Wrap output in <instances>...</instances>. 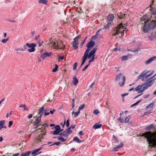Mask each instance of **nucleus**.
Returning <instances> with one entry per match:
<instances>
[{"label": "nucleus", "mask_w": 156, "mask_h": 156, "mask_svg": "<svg viewBox=\"0 0 156 156\" xmlns=\"http://www.w3.org/2000/svg\"><path fill=\"white\" fill-rule=\"evenodd\" d=\"M148 73V71L146 72L144 71L139 76H137V80L141 79L142 81H146V83L142 85L138 86L134 89V91H137L138 93H142L145 89L151 85L152 84V81L155 79H153L156 75L152 77L148 78L152 75L153 72H152L149 74Z\"/></svg>", "instance_id": "f257e3e1"}, {"label": "nucleus", "mask_w": 156, "mask_h": 156, "mask_svg": "<svg viewBox=\"0 0 156 156\" xmlns=\"http://www.w3.org/2000/svg\"><path fill=\"white\" fill-rule=\"evenodd\" d=\"M154 17L152 16L151 18L150 16L146 14L144 15L140 19L141 23L143 25L142 29L143 31L146 33L148 32L150 29H152L156 27V21L152 18Z\"/></svg>", "instance_id": "f03ea898"}, {"label": "nucleus", "mask_w": 156, "mask_h": 156, "mask_svg": "<svg viewBox=\"0 0 156 156\" xmlns=\"http://www.w3.org/2000/svg\"><path fill=\"white\" fill-rule=\"evenodd\" d=\"M140 136H144L147 139L149 146L151 148L156 147V131L153 133L150 131L147 132L142 133Z\"/></svg>", "instance_id": "7ed1b4c3"}, {"label": "nucleus", "mask_w": 156, "mask_h": 156, "mask_svg": "<svg viewBox=\"0 0 156 156\" xmlns=\"http://www.w3.org/2000/svg\"><path fill=\"white\" fill-rule=\"evenodd\" d=\"M127 23L123 24L121 23L117 26V27H115L112 30V36H115L117 34H119L120 33L121 36L124 35L125 32L126 31V27L127 26Z\"/></svg>", "instance_id": "20e7f679"}, {"label": "nucleus", "mask_w": 156, "mask_h": 156, "mask_svg": "<svg viewBox=\"0 0 156 156\" xmlns=\"http://www.w3.org/2000/svg\"><path fill=\"white\" fill-rule=\"evenodd\" d=\"M48 45L53 48H54L63 50L64 46L60 40L55 41L50 40Z\"/></svg>", "instance_id": "39448f33"}, {"label": "nucleus", "mask_w": 156, "mask_h": 156, "mask_svg": "<svg viewBox=\"0 0 156 156\" xmlns=\"http://www.w3.org/2000/svg\"><path fill=\"white\" fill-rule=\"evenodd\" d=\"M125 80V77L124 76H122V75L121 73L117 75L115 78V81L119 82V84L121 87L124 86Z\"/></svg>", "instance_id": "423d86ee"}, {"label": "nucleus", "mask_w": 156, "mask_h": 156, "mask_svg": "<svg viewBox=\"0 0 156 156\" xmlns=\"http://www.w3.org/2000/svg\"><path fill=\"white\" fill-rule=\"evenodd\" d=\"M151 5H150V7L147 8L146 10L149 11V13L150 14V17H152V16H154L156 14V8H153L151 6Z\"/></svg>", "instance_id": "0eeeda50"}, {"label": "nucleus", "mask_w": 156, "mask_h": 156, "mask_svg": "<svg viewBox=\"0 0 156 156\" xmlns=\"http://www.w3.org/2000/svg\"><path fill=\"white\" fill-rule=\"evenodd\" d=\"M26 45L29 48H30L27 49V51L28 52H32L35 51V48L36 47L37 45L36 44L34 43L29 44L28 43H27L26 44Z\"/></svg>", "instance_id": "6e6552de"}, {"label": "nucleus", "mask_w": 156, "mask_h": 156, "mask_svg": "<svg viewBox=\"0 0 156 156\" xmlns=\"http://www.w3.org/2000/svg\"><path fill=\"white\" fill-rule=\"evenodd\" d=\"M89 53V50L88 49L86 50L81 60H82V62L80 66V67L84 64L86 59L87 58V55Z\"/></svg>", "instance_id": "1a4fd4ad"}, {"label": "nucleus", "mask_w": 156, "mask_h": 156, "mask_svg": "<svg viewBox=\"0 0 156 156\" xmlns=\"http://www.w3.org/2000/svg\"><path fill=\"white\" fill-rule=\"evenodd\" d=\"M97 50V48H94L90 52L89 54L87 55V58H90L91 57H95V53Z\"/></svg>", "instance_id": "9d476101"}, {"label": "nucleus", "mask_w": 156, "mask_h": 156, "mask_svg": "<svg viewBox=\"0 0 156 156\" xmlns=\"http://www.w3.org/2000/svg\"><path fill=\"white\" fill-rule=\"evenodd\" d=\"M55 130L53 132V134L55 135H58L60 132L62 131V130H60V127L59 126L57 125L55 127Z\"/></svg>", "instance_id": "9b49d317"}, {"label": "nucleus", "mask_w": 156, "mask_h": 156, "mask_svg": "<svg viewBox=\"0 0 156 156\" xmlns=\"http://www.w3.org/2000/svg\"><path fill=\"white\" fill-rule=\"evenodd\" d=\"M45 135V133H41L40 134L37 138L36 140V143H39L41 142L42 140L43 139V136L44 135Z\"/></svg>", "instance_id": "f8f14e48"}, {"label": "nucleus", "mask_w": 156, "mask_h": 156, "mask_svg": "<svg viewBox=\"0 0 156 156\" xmlns=\"http://www.w3.org/2000/svg\"><path fill=\"white\" fill-rule=\"evenodd\" d=\"M154 105V103H152L150 104L149 105L147 106L146 107L147 112V113H149L151 112V111H152L153 106Z\"/></svg>", "instance_id": "ddd939ff"}, {"label": "nucleus", "mask_w": 156, "mask_h": 156, "mask_svg": "<svg viewBox=\"0 0 156 156\" xmlns=\"http://www.w3.org/2000/svg\"><path fill=\"white\" fill-rule=\"evenodd\" d=\"M52 55L51 52H46L41 55V57L43 59H44L46 57L51 56Z\"/></svg>", "instance_id": "4468645a"}, {"label": "nucleus", "mask_w": 156, "mask_h": 156, "mask_svg": "<svg viewBox=\"0 0 156 156\" xmlns=\"http://www.w3.org/2000/svg\"><path fill=\"white\" fill-rule=\"evenodd\" d=\"M156 59V56L152 57L145 62V64L147 65L150 64L152 62L155 60Z\"/></svg>", "instance_id": "2eb2a0df"}, {"label": "nucleus", "mask_w": 156, "mask_h": 156, "mask_svg": "<svg viewBox=\"0 0 156 156\" xmlns=\"http://www.w3.org/2000/svg\"><path fill=\"white\" fill-rule=\"evenodd\" d=\"M94 42L93 41H91L89 42L87 44V49L86 50L88 49L89 51L90 50V48L92 47L94 45Z\"/></svg>", "instance_id": "dca6fc26"}, {"label": "nucleus", "mask_w": 156, "mask_h": 156, "mask_svg": "<svg viewBox=\"0 0 156 156\" xmlns=\"http://www.w3.org/2000/svg\"><path fill=\"white\" fill-rule=\"evenodd\" d=\"M117 15L118 17L120 19L122 18H124V17L126 18L127 16V15L126 14H124L121 12L118 13Z\"/></svg>", "instance_id": "f3484780"}, {"label": "nucleus", "mask_w": 156, "mask_h": 156, "mask_svg": "<svg viewBox=\"0 0 156 156\" xmlns=\"http://www.w3.org/2000/svg\"><path fill=\"white\" fill-rule=\"evenodd\" d=\"M41 115H39L37 119L35 121L34 123V124L35 125H41L40 123L41 122Z\"/></svg>", "instance_id": "a211bd4d"}, {"label": "nucleus", "mask_w": 156, "mask_h": 156, "mask_svg": "<svg viewBox=\"0 0 156 156\" xmlns=\"http://www.w3.org/2000/svg\"><path fill=\"white\" fill-rule=\"evenodd\" d=\"M41 148H39L33 151L31 153V154L32 155H34L35 156L36 155H37L40 154L41 153V152H39L38 153H37L41 149Z\"/></svg>", "instance_id": "6ab92c4d"}, {"label": "nucleus", "mask_w": 156, "mask_h": 156, "mask_svg": "<svg viewBox=\"0 0 156 156\" xmlns=\"http://www.w3.org/2000/svg\"><path fill=\"white\" fill-rule=\"evenodd\" d=\"M114 19V16L112 14H109L107 17L108 20L110 21L109 22H112Z\"/></svg>", "instance_id": "aec40b11"}, {"label": "nucleus", "mask_w": 156, "mask_h": 156, "mask_svg": "<svg viewBox=\"0 0 156 156\" xmlns=\"http://www.w3.org/2000/svg\"><path fill=\"white\" fill-rule=\"evenodd\" d=\"M155 126L153 124H151L150 125L147 126L146 128L145 129L147 130H151V129H153L154 128H155Z\"/></svg>", "instance_id": "412c9836"}, {"label": "nucleus", "mask_w": 156, "mask_h": 156, "mask_svg": "<svg viewBox=\"0 0 156 156\" xmlns=\"http://www.w3.org/2000/svg\"><path fill=\"white\" fill-rule=\"evenodd\" d=\"M123 146V144L122 143H121L119 145L117 146L116 147H114L113 149V151H118V149L121 148Z\"/></svg>", "instance_id": "4be33fe9"}, {"label": "nucleus", "mask_w": 156, "mask_h": 156, "mask_svg": "<svg viewBox=\"0 0 156 156\" xmlns=\"http://www.w3.org/2000/svg\"><path fill=\"white\" fill-rule=\"evenodd\" d=\"M44 108L43 106H42L38 110V114L40 115H41V117L44 113Z\"/></svg>", "instance_id": "5701e85b"}, {"label": "nucleus", "mask_w": 156, "mask_h": 156, "mask_svg": "<svg viewBox=\"0 0 156 156\" xmlns=\"http://www.w3.org/2000/svg\"><path fill=\"white\" fill-rule=\"evenodd\" d=\"M156 37V31L152 32L151 34V35L149 37L150 40H152L153 38Z\"/></svg>", "instance_id": "b1692460"}, {"label": "nucleus", "mask_w": 156, "mask_h": 156, "mask_svg": "<svg viewBox=\"0 0 156 156\" xmlns=\"http://www.w3.org/2000/svg\"><path fill=\"white\" fill-rule=\"evenodd\" d=\"M111 22H108L106 25L104 26L103 29V30H106L109 28V27L111 26Z\"/></svg>", "instance_id": "393cba45"}, {"label": "nucleus", "mask_w": 156, "mask_h": 156, "mask_svg": "<svg viewBox=\"0 0 156 156\" xmlns=\"http://www.w3.org/2000/svg\"><path fill=\"white\" fill-rule=\"evenodd\" d=\"M60 135L64 137H67L68 136V135L67 134V133L66 132V131H65L63 132H61L60 134Z\"/></svg>", "instance_id": "a878e982"}, {"label": "nucleus", "mask_w": 156, "mask_h": 156, "mask_svg": "<svg viewBox=\"0 0 156 156\" xmlns=\"http://www.w3.org/2000/svg\"><path fill=\"white\" fill-rule=\"evenodd\" d=\"M101 125L98 123L95 124L93 126V127L94 129H97L101 128Z\"/></svg>", "instance_id": "bb28decb"}, {"label": "nucleus", "mask_w": 156, "mask_h": 156, "mask_svg": "<svg viewBox=\"0 0 156 156\" xmlns=\"http://www.w3.org/2000/svg\"><path fill=\"white\" fill-rule=\"evenodd\" d=\"M58 140L61 141L62 142H65L66 140V139H65L62 136H58L57 137Z\"/></svg>", "instance_id": "cd10ccee"}, {"label": "nucleus", "mask_w": 156, "mask_h": 156, "mask_svg": "<svg viewBox=\"0 0 156 156\" xmlns=\"http://www.w3.org/2000/svg\"><path fill=\"white\" fill-rule=\"evenodd\" d=\"M5 124V121L4 120H2L0 121V130H1L3 128H5V127L3 126V125Z\"/></svg>", "instance_id": "c85d7f7f"}, {"label": "nucleus", "mask_w": 156, "mask_h": 156, "mask_svg": "<svg viewBox=\"0 0 156 156\" xmlns=\"http://www.w3.org/2000/svg\"><path fill=\"white\" fill-rule=\"evenodd\" d=\"M78 43L76 41H73V47L74 48L76 49H77L78 48Z\"/></svg>", "instance_id": "c756f323"}, {"label": "nucleus", "mask_w": 156, "mask_h": 156, "mask_svg": "<svg viewBox=\"0 0 156 156\" xmlns=\"http://www.w3.org/2000/svg\"><path fill=\"white\" fill-rule=\"evenodd\" d=\"M78 82V80L76 77H74L73 82V84L74 85H76L77 84Z\"/></svg>", "instance_id": "7c9ffc66"}, {"label": "nucleus", "mask_w": 156, "mask_h": 156, "mask_svg": "<svg viewBox=\"0 0 156 156\" xmlns=\"http://www.w3.org/2000/svg\"><path fill=\"white\" fill-rule=\"evenodd\" d=\"M31 151H28L25 153H22L21 154V156H29L30 154Z\"/></svg>", "instance_id": "2f4dec72"}, {"label": "nucleus", "mask_w": 156, "mask_h": 156, "mask_svg": "<svg viewBox=\"0 0 156 156\" xmlns=\"http://www.w3.org/2000/svg\"><path fill=\"white\" fill-rule=\"evenodd\" d=\"M38 2L40 3H43L45 5H47V0H39Z\"/></svg>", "instance_id": "473e14b6"}, {"label": "nucleus", "mask_w": 156, "mask_h": 156, "mask_svg": "<svg viewBox=\"0 0 156 156\" xmlns=\"http://www.w3.org/2000/svg\"><path fill=\"white\" fill-rule=\"evenodd\" d=\"M25 50V49H23L22 48H16L15 49V50L18 52L20 51H23Z\"/></svg>", "instance_id": "72a5a7b5"}, {"label": "nucleus", "mask_w": 156, "mask_h": 156, "mask_svg": "<svg viewBox=\"0 0 156 156\" xmlns=\"http://www.w3.org/2000/svg\"><path fill=\"white\" fill-rule=\"evenodd\" d=\"M9 37H7L6 39H3L2 40L1 42L2 43H5L7 42L9 40Z\"/></svg>", "instance_id": "f704fd0d"}, {"label": "nucleus", "mask_w": 156, "mask_h": 156, "mask_svg": "<svg viewBox=\"0 0 156 156\" xmlns=\"http://www.w3.org/2000/svg\"><path fill=\"white\" fill-rule=\"evenodd\" d=\"M142 100V99H140V100H138V101H137L136 103H134L132 105H131V107H133V106L136 105H137L139 103H140Z\"/></svg>", "instance_id": "c9c22d12"}, {"label": "nucleus", "mask_w": 156, "mask_h": 156, "mask_svg": "<svg viewBox=\"0 0 156 156\" xmlns=\"http://www.w3.org/2000/svg\"><path fill=\"white\" fill-rule=\"evenodd\" d=\"M73 140L74 141H76L77 143H81L82 142V141H80L79 139L76 136H75L74 137V138L73 139Z\"/></svg>", "instance_id": "e433bc0d"}, {"label": "nucleus", "mask_w": 156, "mask_h": 156, "mask_svg": "<svg viewBox=\"0 0 156 156\" xmlns=\"http://www.w3.org/2000/svg\"><path fill=\"white\" fill-rule=\"evenodd\" d=\"M128 56L124 55L121 57V60L122 61L126 60L128 59Z\"/></svg>", "instance_id": "4c0bfd02"}, {"label": "nucleus", "mask_w": 156, "mask_h": 156, "mask_svg": "<svg viewBox=\"0 0 156 156\" xmlns=\"http://www.w3.org/2000/svg\"><path fill=\"white\" fill-rule=\"evenodd\" d=\"M58 68V65L57 64H55V68L52 70V72H56V71H57Z\"/></svg>", "instance_id": "58836bf2"}, {"label": "nucleus", "mask_w": 156, "mask_h": 156, "mask_svg": "<svg viewBox=\"0 0 156 156\" xmlns=\"http://www.w3.org/2000/svg\"><path fill=\"white\" fill-rule=\"evenodd\" d=\"M70 128H69L67 129V131H66V132L67 133V134L69 135V134L71 133L72 131L70 130Z\"/></svg>", "instance_id": "ea45409f"}, {"label": "nucleus", "mask_w": 156, "mask_h": 156, "mask_svg": "<svg viewBox=\"0 0 156 156\" xmlns=\"http://www.w3.org/2000/svg\"><path fill=\"white\" fill-rule=\"evenodd\" d=\"M130 117L129 116L126 117L125 119V122L128 123L129 122Z\"/></svg>", "instance_id": "a19ab883"}, {"label": "nucleus", "mask_w": 156, "mask_h": 156, "mask_svg": "<svg viewBox=\"0 0 156 156\" xmlns=\"http://www.w3.org/2000/svg\"><path fill=\"white\" fill-rule=\"evenodd\" d=\"M80 35H78L74 39V41L77 42V41L80 37Z\"/></svg>", "instance_id": "79ce46f5"}, {"label": "nucleus", "mask_w": 156, "mask_h": 156, "mask_svg": "<svg viewBox=\"0 0 156 156\" xmlns=\"http://www.w3.org/2000/svg\"><path fill=\"white\" fill-rule=\"evenodd\" d=\"M99 111L98 109H96L94 110L93 112V113L95 115H98V113H99Z\"/></svg>", "instance_id": "37998d69"}, {"label": "nucleus", "mask_w": 156, "mask_h": 156, "mask_svg": "<svg viewBox=\"0 0 156 156\" xmlns=\"http://www.w3.org/2000/svg\"><path fill=\"white\" fill-rule=\"evenodd\" d=\"M13 123V122L12 121H10L9 122V125H8V127L9 128H10L11 127V126H12Z\"/></svg>", "instance_id": "c03bdc74"}, {"label": "nucleus", "mask_w": 156, "mask_h": 156, "mask_svg": "<svg viewBox=\"0 0 156 156\" xmlns=\"http://www.w3.org/2000/svg\"><path fill=\"white\" fill-rule=\"evenodd\" d=\"M84 104H83L82 105L79 106L78 108L79 110L80 111V110L83 109L84 108Z\"/></svg>", "instance_id": "a18cd8bd"}, {"label": "nucleus", "mask_w": 156, "mask_h": 156, "mask_svg": "<svg viewBox=\"0 0 156 156\" xmlns=\"http://www.w3.org/2000/svg\"><path fill=\"white\" fill-rule=\"evenodd\" d=\"M94 57H91V58L89 61V64H90V63L94 61Z\"/></svg>", "instance_id": "49530a36"}, {"label": "nucleus", "mask_w": 156, "mask_h": 156, "mask_svg": "<svg viewBox=\"0 0 156 156\" xmlns=\"http://www.w3.org/2000/svg\"><path fill=\"white\" fill-rule=\"evenodd\" d=\"M80 113V111L78 110V111L77 112L75 113V114L74 115V116L75 117H77L79 113Z\"/></svg>", "instance_id": "de8ad7c7"}, {"label": "nucleus", "mask_w": 156, "mask_h": 156, "mask_svg": "<svg viewBox=\"0 0 156 156\" xmlns=\"http://www.w3.org/2000/svg\"><path fill=\"white\" fill-rule=\"evenodd\" d=\"M77 62H76L74 64L73 67V70L76 69V67L77 66Z\"/></svg>", "instance_id": "09e8293b"}, {"label": "nucleus", "mask_w": 156, "mask_h": 156, "mask_svg": "<svg viewBox=\"0 0 156 156\" xmlns=\"http://www.w3.org/2000/svg\"><path fill=\"white\" fill-rule=\"evenodd\" d=\"M60 144V142H56L52 144L51 145L52 146L53 145H58Z\"/></svg>", "instance_id": "8fccbe9b"}, {"label": "nucleus", "mask_w": 156, "mask_h": 156, "mask_svg": "<svg viewBox=\"0 0 156 156\" xmlns=\"http://www.w3.org/2000/svg\"><path fill=\"white\" fill-rule=\"evenodd\" d=\"M12 114V112H10L9 113H8L6 114V118H8L9 116H10Z\"/></svg>", "instance_id": "3c124183"}, {"label": "nucleus", "mask_w": 156, "mask_h": 156, "mask_svg": "<svg viewBox=\"0 0 156 156\" xmlns=\"http://www.w3.org/2000/svg\"><path fill=\"white\" fill-rule=\"evenodd\" d=\"M89 65L90 64H88V65L86 66L83 69L82 71H83L85 70L88 67Z\"/></svg>", "instance_id": "603ef678"}, {"label": "nucleus", "mask_w": 156, "mask_h": 156, "mask_svg": "<svg viewBox=\"0 0 156 156\" xmlns=\"http://www.w3.org/2000/svg\"><path fill=\"white\" fill-rule=\"evenodd\" d=\"M69 125V119H68L66 122V126L67 127H68Z\"/></svg>", "instance_id": "864d4df0"}, {"label": "nucleus", "mask_w": 156, "mask_h": 156, "mask_svg": "<svg viewBox=\"0 0 156 156\" xmlns=\"http://www.w3.org/2000/svg\"><path fill=\"white\" fill-rule=\"evenodd\" d=\"M149 96H150L149 94L144 95V96L143 97L144 98H148Z\"/></svg>", "instance_id": "5fc2aeb1"}, {"label": "nucleus", "mask_w": 156, "mask_h": 156, "mask_svg": "<svg viewBox=\"0 0 156 156\" xmlns=\"http://www.w3.org/2000/svg\"><path fill=\"white\" fill-rule=\"evenodd\" d=\"M119 48L118 47L114 49V51H119Z\"/></svg>", "instance_id": "6e6d98bb"}, {"label": "nucleus", "mask_w": 156, "mask_h": 156, "mask_svg": "<svg viewBox=\"0 0 156 156\" xmlns=\"http://www.w3.org/2000/svg\"><path fill=\"white\" fill-rule=\"evenodd\" d=\"M139 51V49H137L136 50H134L133 52L135 53L136 54L138 53V52Z\"/></svg>", "instance_id": "4d7b16f0"}, {"label": "nucleus", "mask_w": 156, "mask_h": 156, "mask_svg": "<svg viewBox=\"0 0 156 156\" xmlns=\"http://www.w3.org/2000/svg\"><path fill=\"white\" fill-rule=\"evenodd\" d=\"M128 94H127V93H125V94H122L121 95V96H122V98H123V97H124V96H126V95H127Z\"/></svg>", "instance_id": "13d9d810"}, {"label": "nucleus", "mask_w": 156, "mask_h": 156, "mask_svg": "<svg viewBox=\"0 0 156 156\" xmlns=\"http://www.w3.org/2000/svg\"><path fill=\"white\" fill-rule=\"evenodd\" d=\"M118 120L120 122L122 123L123 122V121H122V119H121V117H120L119 118H118Z\"/></svg>", "instance_id": "bf43d9fd"}, {"label": "nucleus", "mask_w": 156, "mask_h": 156, "mask_svg": "<svg viewBox=\"0 0 156 156\" xmlns=\"http://www.w3.org/2000/svg\"><path fill=\"white\" fill-rule=\"evenodd\" d=\"M55 111V110L54 109H53V110H51L50 111V113L51 114H53L54 112Z\"/></svg>", "instance_id": "052dcab7"}, {"label": "nucleus", "mask_w": 156, "mask_h": 156, "mask_svg": "<svg viewBox=\"0 0 156 156\" xmlns=\"http://www.w3.org/2000/svg\"><path fill=\"white\" fill-rule=\"evenodd\" d=\"M79 134L80 135H83V133L82 131H80L79 133Z\"/></svg>", "instance_id": "680f3d73"}, {"label": "nucleus", "mask_w": 156, "mask_h": 156, "mask_svg": "<svg viewBox=\"0 0 156 156\" xmlns=\"http://www.w3.org/2000/svg\"><path fill=\"white\" fill-rule=\"evenodd\" d=\"M42 126H43L44 127H47L48 126V125L46 124H43L42 125Z\"/></svg>", "instance_id": "e2e57ef3"}, {"label": "nucleus", "mask_w": 156, "mask_h": 156, "mask_svg": "<svg viewBox=\"0 0 156 156\" xmlns=\"http://www.w3.org/2000/svg\"><path fill=\"white\" fill-rule=\"evenodd\" d=\"M95 84V82H93L91 84V85L90 86V87L91 88H92L93 86Z\"/></svg>", "instance_id": "0e129e2a"}, {"label": "nucleus", "mask_w": 156, "mask_h": 156, "mask_svg": "<svg viewBox=\"0 0 156 156\" xmlns=\"http://www.w3.org/2000/svg\"><path fill=\"white\" fill-rule=\"evenodd\" d=\"M32 116H33V115L32 114H30L28 116V117L29 119H30L32 117Z\"/></svg>", "instance_id": "69168bd1"}, {"label": "nucleus", "mask_w": 156, "mask_h": 156, "mask_svg": "<svg viewBox=\"0 0 156 156\" xmlns=\"http://www.w3.org/2000/svg\"><path fill=\"white\" fill-rule=\"evenodd\" d=\"M75 126L74 125L71 126L69 128H70V129L72 128V129H73L74 128H75Z\"/></svg>", "instance_id": "338daca9"}, {"label": "nucleus", "mask_w": 156, "mask_h": 156, "mask_svg": "<svg viewBox=\"0 0 156 156\" xmlns=\"http://www.w3.org/2000/svg\"><path fill=\"white\" fill-rule=\"evenodd\" d=\"M19 154L18 153L15 154H13L12 156H18L19 155Z\"/></svg>", "instance_id": "774afa93"}]
</instances>
